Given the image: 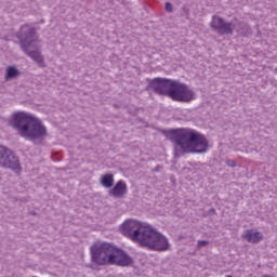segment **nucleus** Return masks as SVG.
<instances>
[{"instance_id":"1","label":"nucleus","mask_w":277,"mask_h":277,"mask_svg":"<svg viewBox=\"0 0 277 277\" xmlns=\"http://www.w3.org/2000/svg\"><path fill=\"white\" fill-rule=\"evenodd\" d=\"M162 135L173 144L174 159L182 155H202L209 150L207 136L189 128L161 130Z\"/></svg>"},{"instance_id":"2","label":"nucleus","mask_w":277,"mask_h":277,"mask_svg":"<svg viewBox=\"0 0 277 277\" xmlns=\"http://www.w3.org/2000/svg\"><path fill=\"white\" fill-rule=\"evenodd\" d=\"M147 82L146 90H153L159 96H169V98L176 103H192V101H196L194 90L183 82L161 77L147 79Z\"/></svg>"},{"instance_id":"3","label":"nucleus","mask_w":277,"mask_h":277,"mask_svg":"<svg viewBox=\"0 0 277 277\" xmlns=\"http://www.w3.org/2000/svg\"><path fill=\"white\" fill-rule=\"evenodd\" d=\"M91 259L96 265H117V267H131L134 263L131 255L110 242L92 246Z\"/></svg>"},{"instance_id":"4","label":"nucleus","mask_w":277,"mask_h":277,"mask_svg":"<svg viewBox=\"0 0 277 277\" xmlns=\"http://www.w3.org/2000/svg\"><path fill=\"white\" fill-rule=\"evenodd\" d=\"M11 127L18 132L21 137H27L30 142L42 140L47 135V127L42 124V121L23 111L13 115Z\"/></svg>"},{"instance_id":"5","label":"nucleus","mask_w":277,"mask_h":277,"mask_svg":"<svg viewBox=\"0 0 277 277\" xmlns=\"http://www.w3.org/2000/svg\"><path fill=\"white\" fill-rule=\"evenodd\" d=\"M140 246L156 252H168L170 250L168 237L150 227H147V232H145V236L141 239Z\"/></svg>"},{"instance_id":"6","label":"nucleus","mask_w":277,"mask_h":277,"mask_svg":"<svg viewBox=\"0 0 277 277\" xmlns=\"http://www.w3.org/2000/svg\"><path fill=\"white\" fill-rule=\"evenodd\" d=\"M16 38L19 40L22 51H27V49H37L38 47V31L36 28L29 26V24L21 26L19 30L16 32Z\"/></svg>"},{"instance_id":"7","label":"nucleus","mask_w":277,"mask_h":277,"mask_svg":"<svg viewBox=\"0 0 277 277\" xmlns=\"http://www.w3.org/2000/svg\"><path fill=\"white\" fill-rule=\"evenodd\" d=\"M121 229L124 237H128L141 246L142 239H144L146 232L148 230V226H144L135 220H127L121 225Z\"/></svg>"},{"instance_id":"8","label":"nucleus","mask_w":277,"mask_h":277,"mask_svg":"<svg viewBox=\"0 0 277 277\" xmlns=\"http://www.w3.org/2000/svg\"><path fill=\"white\" fill-rule=\"evenodd\" d=\"M0 168L12 170L13 172H21V160L18 156L3 145H0Z\"/></svg>"},{"instance_id":"9","label":"nucleus","mask_w":277,"mask_h":277,"mask_svg":"<svg viewBox=\"0 0 277 277\" xmlns=\"http://www.w3.org/2000/svg\"><path fill=\"white\" fill-rule=\"evenodd\" d=\"M235 27V23L226 22V19L219 15H213L210 23V28L219 36H233Z\"/></svg>"},{"instance_id":"10","label":"nucleus","mask_w":277,"mask_h":277,"mask_svg":"<svg viewBox=\"0 0 277 277\" xmlns=\"http://www.w3.org/2000/svg\"><path fill=\"white\" fill-rule=\"evenodd\" d=\"M127 192H129L127 183L120 180L109 190V196L113 198H124V196H127Z\"/></svg>"},{"instance_id":"11","label":"nucleus","mask_w":277,"mask_h":277,"mask_svg":"<svg viewBox=\"0 0 277 277\" xmlns=\"http://www.w3.org/2000/svg\"><path fill=\"white\" fill-rule=\"evenodd\" d=\"M34 48H27V51H23L28 57L34 60L41 68H44V57H42V54L38 50H32Z\"/></svg>"},{"instance_id":"12","label":"nucleus","mask_w":277,"mask_h":277,"mask_svg":"<svg viewBox=\"0 0 277 277\" xmlns=\"http://www.w3.org/2000/svg\"><path fill=\"white\" fill-rule=\"evenodd\" d=\"M242 238L249 243H260V241H263V234L254 232L253 229H247L246 234L242 235Z\"/></svg>"},{"instance_id":"13","label":"nucleus","mask_w":277,"mask_h":277,"mask_svg":"<svg viewBox=\"0 0 277 277\" xmlns=\"http://www.w3.org/2000/svg\"><path fill=\"white\" fill-rule=\"evenodd\" d=\"M101 186L106 187V189H110V187H114V174L106 173L104 174L100 180Z\"/></svg>"},{"instance_id":"14","label":"nucleus","mask_w":277,"mask_h":277,"mask_svg":"<svg viewBox=\"0 0 277 277\" xmlns=\"http://www.w3.org/2000/svg\"><path fill=\"white\" fill-rule=\"evenodd\" d=\"M16 77H21V70H18V68H16V66L6 67L5 80L12 81V79H16Z\"/></svg>"},{"instance_id":"15","label":"nucleus","mask_w":277,"mask_h":277,"mask_svg":"<svg viewBox=\"0 0 277 277\" xmlns=\"http://www.w3.org/2000/svg\"><path fill=\"white\" fill-rule=\"evenodd\" d=\"M164 8H166V11L169 13L174 12V6L172 5L171 2H166Z\"/></svg>"},{"instance_id":"16","label":"nucleus","mask_w":277,"mask_h":277,"mask_svg":"<svg viewBox=\"0 0 277 277\" xmlns=\"http://www.w3.org/2000/svg\"><path fill=\"white\" fill-rule=\"evenodd\" d=\"M207 243H209V241H207V240H198L199 248H205V246H207Z\"/></svg>"},{"instance_id":"17","label":"nucleus","mask_w":277,"mask_h":277,"mask_svg":"<svg viewBox=\"0 0 277 277\" xmlns=\"http://www.w3.org/2000/svg\"><path fill=\"white\" fill-rule=\"evenodd\" d=\"M226 163L229 168H235L237 166V163L234 160H227Z\"/></svg>"},{"instance_id":"18","label":"nucleus","mask_w":277,"mask_h":277,"mask_svg":"<svg viewBox=\"0 0 277 277\" xmlns=\"http://www.w3.org/2000/svg\"><path fill=\"white\" fill-rule=\"evenodd\" d=\"M208 215H215V208H211V209L208 211Z\"/></svg>"},{"instance_id":"19","label":"nucleus","mask_w":277,"mask_h":277,"mask_svg":"<svg viewBox=\"0 0 277 277\" xmlns=\"http://www.w3.org/2000/svg\"><path fill=\"white\" fill-rule=\"evenodd\" d=\"M31 215H37V213L36 212H31Z\"/></svg>"},{"instance_id":"20","label":"nucleus","mask_w":277,"mask_h":277,"mask_svg":"<svg viewBox=\"0 0 277 277\" xmlns=\"http://www.w3.org/2000/svg\"><path fill=\"white\" fill-rule=\"evenodd\" d=\"M226 277H233V276H230V275H227Z\"/></svg>"}]
</instances>
